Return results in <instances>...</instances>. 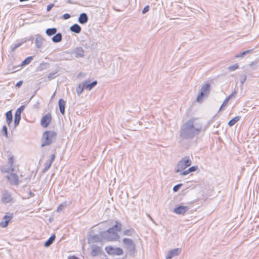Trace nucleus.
Returning a JSON list of instances; mask_svg holds the SVG:
<instances>
[{"instance_id": "obj_1", "label": "nucleus", "mask_w": 259, "mask_h": 259, "mask_svg": "<svg viewBox=\"0 0 259 259\" xmlns=\"http://www.w3.org/2000/svg\"><path fill=\"white\" fill-rule=\"evenodd\" d=\"M202 130V122L197 118H192L186 121L181 126L180 137L183 139L192 140L198 136Z\"/></svg>"}, {"instance_id": "obj_2", "label": "nucleus", "mask_w": 259, "mask_h": 259, "mask_svg": "<svg viewBox=\"0 0 259 259\" xmlns=\"http://www.w3.org/2000/svg\"><path fill=\"white\" fill-rule=\"evenodd\" d=\"M57 134L53 131H47L43 133L41 147L48 146L56 140Z\"/></svg>"}, {"instance_id": "obj_3", "label": "nucleus", "mask_w": 259, "mask_h": 259, "mask_svg": "<svg viewBox=\"0 0 259 259\" xmlns=\"http://www.w3.org/2000/svg\"><path fill=\"white\" fill-rule=\"evenodd\" d=\"M101 238L104 241H115L118 239L119 236L117 232H114L109 228L101 232Z\"/></svg>"}, {"instance_id": "obj_4", "label": "nucleus", "mask_w": 259, "mask_h": 259, "mask_svg": "<svg viewBox=\"0 0 259 259\" xmlns=\"http://www.w3.org/2000/svg\"><path fill=\"white\" fill-rule=\"evenodd\" d=\"M123 247L130 255L133 254L136 250V245L134 241L130 238H124L122 240Z\"/></svg>"}, {"instance_id": "obj_5", "label": "nucleus", "mask_w": 259, "mask_h": 259, "mask_svg": "<svg viewBox=\"0 0 259 259\" xmlns=\"http://www.w3.org/2000/svg\"><path fill=\"white\" fill-rule=\"evenodd\" d=\"M210 85L209 83H205L201 87L200 92L197 98L198 102H201L204 97H207L210 93Z\"/></svg>"}, {"instance_id": "obj_6", "label": "nucleus", "mask_w": 259, "mask_h": 259, "mask_svg": "<svg viewBox=\"0 0 259 259\" xmlns=\"http://www.w3.org/2000/svg\"><path fill=\"white\" fill-rule=\"evenodd\" d=\"M106 252L110 255H122L123 253V250L119 247H114L112 246H108L105 247Z\"/></svg>"}, {"instance_id": "obj_7", "label": "nucleus", "mask_w": 259, "mask_h": 259, "mask_svg": "<svg viewBox=\"0 0 259 259\" xmlns=\"http://www.w3.org/2000/svg\"><path fill=\"white\" fill-rule=\"evenodd\" d=\"M2 202L4 204L15 202L11 194L7 190L2 192Z\"/></svg>"}, {"instance_id": "obj_8", "label": "nucleus", "mask_w": 259, "mask_h": 259, "mask_svg": "<svg viewBox=\"0 0 259 259\" xmlns=\"http://www.w3.org/2000/svg\"><path fill=\"white\" fill-rule=\"evenodd\" d=\"M9 182L12 185L18 186L20 181L19 180L18 176L15 173H11L6 176Z\"/></svg>"}, {"instance_id": "obj_9", "label": "nucleus", "mask_w": 259, "mask_h": 259, "mask_svg": "<svg viewBox=\"0 0 259 259\" xmlns=\"http://www.w3.org/2000/svg\"><path fill=\"white\" fill-rule=\"evenodd\" d=\"M52 120V116L50 113H48L42 117L40 120L41 125L44 127H47Z\"/></svg>"}, {"instance_id": "obj_10", "label": "nucleus", "mask_w": 259, "mask_h": 259, "mask_svg": "<svg viewBox=\"0 0 259 259\" xmlns=\"http://www.w3.org/2000/svg\"><path fill=\"white\" fill-rule=\"evenodd\" d=\"M189 208L188 206L179 205L174 209V212L177 214L183 215Z\"/></svg>"}, {"instance_id": "obj_11", "label": "nucleus", "mask_w": 259, "mask_h": 259, "mask_svg": "<svg viewBox=\"0 0 259 259\" xmlns=\"http://www.w3.org/2000/svg\"><path fill=\"white\" fill-rule=\"evenodd\" d=\"M84 89L88 91L92 90L98 83L97 81L95 80L91 82L90 80H85L82 82Z\"/></svg>"}, {"instance_id": "obj_12", "label": "nucleus", "mask_w": 259, "mask_h": 259, "mask_svg": "<svg viewBox=\"0 0 259 259\" xmlns=\"http://www.w3.org/2000/svg\"><path fill=\"white\" fill-rule=\"evenodd\" d=\"M181 249L180 248H175L168 251L167 255L166 256V259H171L172 257L177 256L180 254Z\"/></svg>"}, {"instance_id": "obj_13", "label": "nucleus", "mask_w": 259, "mask_h": 259, "mask_svg": "<svg viewBox=\"0 0 259 259\" xmlns=\"http://www.w3.org/2000/svg\"><path fill=\"white\" fill-rule=\"evenodd\" d=\"M12 215H5L3 218L4 221H2L0 223V227L6 228V227H7L9 224V223L12 220Z\"/></svg>"}, {"instance_id": "obj_14", "label": "nucleus", "mask_w": 259, "mask_h": 259, "mask_svg": "<svg viewBox=\"0 0 259 259\" xmlns=\"http://www.w3.org/2000/svg\"><path fill=\"white\" fill-rule=\"evenodd\" d=\"M44 38L39 34L35 35V44L36 48L39 49L42 47Z\"/></svg>"}, {"instance_id": "obj_15", "label": "nucleus", "mask_w": 259, "mask_h": 259, "mask_svg": "<svg viewBox=\"0 0 259 259\" xmlns=\"http://www.w3.org/2000/svg\"><path fill=\"white\" fill-rule=\"evenodd\" d=\"M73 53L75 54L76 58H82L84 56V51L81 47L76 48Z\"/></svg>"}, {"instance_id": "obj_16", "label": "nucleus", "mask_w": 259, "mask_h": 259, "mask_svg": "<svg viewBox=\"0 0 259 259\" xmlns=\"http://www.w3.org/2000/svg\"><path fill=\"white\" fill-rule=\"evenodd\" d=\"M88 20L89 18L87 14L85 13H82L80 14L78 19V21L80 24H84L87 23Z\"/></svg>"}, {"instance_id": "obj_17", "label": "nucleus", "mask_w": 259, "mask_h": 259, "mask_svg": "<svg viewBox=\"0 0 259 259\" xmlns=\"http://www.w3.org/2000/svg\"><path fill=\"white\" fill-rule=\"evenodd\" d=\"M58 104H59V110H60V113L62 115H64L65 114V105H66V103H65V101L62 99H59V102H58Z\"/></svg>"}, {"instance_id": "obj_18", "label": "nucleus", "mask_w": 259, "mask_h": 259, "mask_svg": "<svg viewBox=\"0 0 259 259\" xmlns=\"http://www.w3.org/2000/svg\"><path fill=\"white\" fill-rule=\"evenodd\" d=\"M70 30L72 32L78 34L80 33L81 28L78 24H74L70 27Z\"/></svg>"}, {"instance_id": "obj_19", "label": "nucleus", "mask_w": 259, "mask_h": 259, "mask_svg": "<svg viewBox=\"0 0 259 259\" xmlns=\"http://www.w3.org/2000/svg\"><path fill=\"white\" fill-rule=\"evenodd\" d=\"M92 247V250L91 251V254L92 256H95L100 254L101 253L102 250L100 247L96 245H93Z\"/></svg>"}, {"instance_id": "obj_20", "label": "nucleus", "mask_w": 259, "mask_h": 259, "mask_svg": "<svg viewBox=\"0 0 259 259\" xmlns=\"http://www.w3.org/2000/svg\"><path fill=\"white\" fill-rule=\"evenodd\" d=\"M187 167L185 165V164H184V163H183V161L181 159L177 163L175 171L176 172H180L181 170L185 169Z\"/></svg>"}, {"instance_id": "obj_21", "label": "nucleus", "mask_w": 259, "mask_h": 259, "mask_svg": "<svg viewBox=\"0 0 259 259\" xmlns=\"http://www.w3.org/2000/svg\"><path fill=\"white\" fill-rule=\"evenodd\" d=\"M110 228V230H112L114 232H119L121 230L122 224L116 221V224Z\"/></svg>"}, {"instance_id": "obj_22", "label": "nucleus", "mask_w": 259, "mask_h": 259, "mask_svg": "<svg viewBox=\"0 0 259 259\" xmlns=\"http://www.w3.org/2000/svg\"><path fill=\"white\" fill-rule=\"evenodd\" d=\"M56 236L55 234H53L51 237L45 242L44 246L46 247H49L55 241Z\"/></svg>"}, {"instance_id": "obj_23", "label": "nucleus", "mask_w": 259, "mask_h": 259, "mask_svg": "<svg viewBox=\"0 0 259 259\" xmlns=\"http://www.w3.org/2000/svg\"><path fill=\"white\" fill-rule=\"evenodd\" d=\"M62 39V35L61 33L59 32L56 33L55 35L52 38V40L55 43L60 42Z\"/></svg>"}, {"instance_id": "obj_24", "label": "nucleus", "mask_w": 259, "mask_h": 259, "mask_svg": "<svg viewBox=\"0 0 259 259\" xmlns=\"http://www.w3.org/2000/svg\"><path fill=\"white\" fill-rule=\"evenodd\" d=\"M6 121L9 125L13 120V115L11 111H9L6 113Z\"/></svg>"}, {"instance_id": "obj_25", "label": "nucleus", "mask_w": 259, "mask_h": 259, "mask_svg": "<svg viewBox=\"0 0 259 259\" xmlns=\"http://www.w3.org/2000/svg\"><path fill=\"white\" fill-rule=\"evenodd\" d=\"M9 164L10 165L11 167L9 168L8 169L4 170V171L6 172H10L14 171V168L12 167L14 158L13 156H11L9 158Z\"/></svg>"}, {"instance_id": "obj_26", "label": "nucleus", "mask_w": 259, "mask_h": 259, "mask_svg": "<svg viewBox=\"0 0 259 259\" xmlns=\"http://www.w3.org/2000/svg\"><path fill=\"white\" fill-rule=\"evenodd\" d=\"M135 233V230L133 228H130L123 231L122 232V235H126L128 236H132Z\"/></svg>"}, {"instance_id": "obj_27", "label": "nucleus", "mask_w": 259, "mask_h": 259, "mask_svg": "<svg viewBox=\"0 0 259 259\" xmlns=\"http://www.w3.org/2000/svg\"><path fill=\"white\" fill-rule=\"evenodd\" d=\"M57 31V29L56 28H48L46 31V33L48 36H52L53 35H54L56 33Z\"/></svg>"}, {"instance_id": "obj_28", "label": "nucleus", "mask_w": 259, "mask_h": 259, "mask_svg": "<svg viewBox=\"0 0 259 259\" xmlns=\"http://www.w3.org/2000/svg\"><path fill=\"white\" fill-rule=\"evenodd\" d=\"M84 89H85L83 87V84L82 82L81 83L78 84V85L77 86V87L76 88V93H77L78 96H80L81 94V93H82V91Z\"/></svg>"}, {"instance_id": "obj_29", "label": "nucleus", "mask_w": 259, "mask_h": 259, "mask_svg": "<svg viewBox=\"0 0 259 259\" xmlns=\"http://www.w3.org/2000/svg\"><path fill=\"white\" fill-rule=\"evenodd\" d=\"M21 118V115L18 113H15L14 126L15 127L19 125Z\"/></svg>"}, {"instance_id": "obj_30", "label": "nucleus", "mask_w": 259, "mask_h": 259, "mask_svg": "<svg viewBox=\"0 0 259 259\" xmlns=\"http://www.w3.org/2000/svg\"><path fill=\"white\" fill-rule=\"evenodd\" d=\"M240 118V116H235V117L231 119L229 122L228 124L230 126H232L234 125L237 122H238Z\"/></svg>"}, {"instance_id": "obj_31", "label": "nucleus", "mask_w": 259, "mask_h": 259, "mask_svg": "<svg viewBox=\"0 0 259 259\" xmlns=\"http://www.w3.org/2000/svg\"><path fill=\"white\" fill-rule=\"evenodd\" d=\"M182 160L187 167L190 166L191 164V160L189 157L185 156L182 159Z\"/></svg>"}, {"instance_id": "obj_32", "label": "nucleus", "mask_w": 259, "mask_h": 259, "mask_svg": "<svg viewBox=\"0 0 259 259\" xmlns=\"http://www.w3.org/2000/svg\"><path fill=\"white\" fill-rule=\"evenodd\" d=\"M33 57L29 56L26 58L24 60H23L21 63V66H25L28 64H29L31 61L32 60Z\"/></svg>"}, {"instance_id": "obj_33", "label": "nucleus", "mask_w": 259, "mask_h": 259, "mask_svg": "<svg viewBox=\"0 0 259 259\" xmlns=\"http://www.w3.org/2000/svg\"><path fill=\"white\" fill-rule=\"evenodd\" d=\"M94 242H97L99 241H104L101 238V234L99 235H94L92 237Z\"/></svg>"}, {"instance_id": "obj_34", "label": "nucleus", "mask_w": 259, "mask_h": 259, "mask_svg": "<svg viewBox=\"0 0 259 259\" xmlns=\"http://www.w3.org/2000/svg\"><path fill=\"white\" fill-rule=\"evenodd\" d=\"M52 163H51V161H47L45 164V166L44 169H43V172H45L46 171H47L50 168V167L52 165Z\"/></svg>"}, {"instance_id": "obj_35", "label": "nucleus", "mask_w": 259, "mask_h": 259, "mask_svg": "<svg viewBox=\"0 0 259 259\" xmlns=\"http://www.w3.org/2000/svg\"><path fill=\"white\" fill-rule=\"evenodd\" d=\"M247 78L246 75L245 74H241L240 76V82L241 84L242 85L245 81H246Z\"/></svg>"}, {"instance_id": "obj_36", "label": "nucleus", "mask_w": 259, "mask_h": 259, "mask_svg": "<svg viewBox=\"0 0 259 259\" xmlns=\"http://www.w3.org/2000/svg\"><path fill=\"white\" fill-rule=\"evenodd\" d=\"M57 72H58V71H57L51 72V73H50L48 76V78L49 80H51L55 78L56 77V74H57Z\"/></svg>"}, {"instance_id": "obj_37", "label": "nucleus", "mask_w": 259, "mask_h": 259, "mask_svg": "<svg viewBox=\"0 0 259 259\" xmlns=\"http://www.w3.org/2000/svg\"><path fill=\"white\" fill-rule=\"evenodd\" d=\"M25 106L22 105L20 107H19L16 111L15 113H18L20 115L21 114V113L23 110H24Z\"/></svg>"}, {"instance_id": "obj_38", "label": "nucleus", "mask_w": 259, "mask_h": 259, "mask_svg": "<svg viewBox=\"0 0 259 259\" xmlns=\"http://www.w3.org/2000/svg\"><path fill=\"white\" fill-rule=\"evenodd\" d=\"M238 67H239L238 65L237 64H235L233 65L230 66L228 67V69L230 71H234L235 70H236V69L238 68Z\"/></svg>"}, {"instance_id": "obj_39", "label": "nucleus", "mask_w": 259, "mask_h": 259, "mask_svg": "<svg viewBox=\"0 0 259 259\" xmlns=\"http://www.w3.org/2000/svg\"><path fill=\"white\" fill-rule=\"evenodd\" d=\"M2 132H3V135L8 137V128L6 125H4L2 128Z\"/></svg>"}, {"instance_id": "obj_40", "label": "nucleus", "mask_w": 259, "mask_h": 259, "mask_svg": "<svg viewBox=\"0 0 259 259\" xmlns=\"http://www.w3.org/2000/svg\"><path fill=\"white\" fill-rule=\"evenodd\" d=\"M182 184H179L175 185L173 187V191L174 192L178 191L180 190V189L181 188V187H182Z\"/></svg>"}, {"instance_id": "obj_41", "label": "nucleus", "mask_w": 259, "mask_h": 259, "mask_svg": "<svg viewBox=\"0 0 259 259\" xmlns=\"http://www.w3.org/2000/svg\"><path fill=\"white\" fill-rule=\"evenodd\" d=\"M229 101L228 100V99H227L226 98L225 100L224 101L223 103H222V105L221 106L220 110H221L222 109H223L224 107L226 106Z\"/></svg>"}, {"instance_id": "obj_42", "label": "nucleus", "mask_w": 259, "mask_h": 259, "mask_svg": "<svg viewBox=\"0 0 259 259\" xmlns=\"http://www.w3.org/2000/svg\"><path fill=\"white\" fill-rule=\"evenodd\" d=\"M245 55H246V53L245 51L240 53V54H236L235 56V58H240V57H243L244 56H245Z\"/></svg>"}, {"instance_id": "obj_43", "label": "nucleus", "mask_w": 259, "mask_h": 259, "mask_svg": "<svg viewBox=\"0 0 259 259\" xmlns=\"http://www.w3.org/2000/svg\"><path fill=\"white\" fill-rule=\"evenodd\" d=\"M197 169H198V166H193L188 168L189 171H190V172L195 171Z\"/></svg>"}, {"instance_id": "obj_44", "label": "nucleus", "mask_w": 259, "mask_h": 259, "mask_svg": "<svg viewBox=\"0 0 259 259\" xmlns=\"http://www.w3.org/2000/svg\"><path fill=\"white\" fill-rule=\"evenodd\" d=\"M22 43H18L16 45H15L12 48V51L13 52V51H15V50L16 49H17L18 48H19V47H20L21 45H22Z\"/></svg>"}, {"instance_id": "obj_45", "label": "nucleus", "mask_w": 259, "mask_h": 259, "mask_svg": "<svg viewBox=\"0 0 259 259\" xmlns=\"http://www.w3.org/2000/svg\"><path fill=\"white\" fill-rule=\"evenodd\" d=\"M71 16L68 13H65L63 15V18L65 20L68 19L70 18Z\"/></svg>"}, {"instance_id": "obj_46", "label": "nucleus", "mask_w": 259, "mask_h": 259, "mask_svg": "<svg viewBox=\"0 0 259 259\" xmlns=\"http://www.w3.org/2000/svg\"><path fill=\"white\" fill-rule=\"evenodd\" d=\"M236 92L234 91L233 92L231 95H230L228 97H227L226 98L227 99H228V100L229 101L232 98H233V97L235 96V95H236Z\"/></svg>"}, {"instance_id": "obj_47", "label": "nucleus", "mask_w": 259, "mask_h": 259, "mask_svg": "<svg viewBox=\"0 0 259 259\" xmlns=\"http://www.w3.org/2000/svg\"><path fill=\"white\" fill-rule=\"evenodd\" d=\"M54 4H50L48 6H47V11L48 12H49L51 11V10L53 8V7H54Z\"/></svg>"}, {"instance_id": "obj_48", "label": "nucleus", "mask_w": 259, "mask_h": 259, "mask_svg": "<svg viewBox=\"0 0 259 259\" xmlns=\"http://www.w3.org/2000/svg\"><path fill=\"white\" fill-rule=\"evenodd\" d=\"M149 10V7L148 6H146L142 10V13L143 14L146 13Z\"/></svg>"}, {"instance_id": "obj_49", "label": "nucleus", "mask_w": 259, "mask_h": 259, "mask_svg": "<svg viewBox=\"0 0 259 259\" xmlns=\"http://www.w3.org/2000/svg\"><path fill=\"white\" fill-rule=\"evenodd\" d=\"M23 84V81L22 80H20L18 82H17V83L15 85V87L16 88H20L22 84Z\"/></svg>"}, {"instance_id": "obj_50", "label": "nucleus", "mask_w": 259, "mask_h": 259, "mask_svg": "<svg viewBox=\"0 0 259 259\" xmlns=\"http://www.w3.org/2000/svg\"><path fill=\"white\" fill-rule=\"evenodd\" d=\"M50 159L49 160H48L49 161H51V163H52L53 161L55 159V154H52L51 156H50Z\"/></svg>"}, {"instance_id": "obj_51", "label": "nucleus", "mask_w": 259, "mask_h": 259, "mask_svg": "<svg viewBox=\"0 0 259 259\" xmlns=\"http://www.w3.org/2000/svg\"><path fill=\"white\" fill-rule=\"evenodd\" d=\"M187 175H188V174H187L186 170H184V171H182V172L180 173V175L181 176H186Z\"/></svg>"}, {"instance_id": "obj_52", "label": "nucleus", "mask_w": 259, "mask_h": 259, "mask_svg": "<svg viewBox=\"0 0 259 259\" xmlns=\"http://www.w3.org/2000/svg\"><path fill=\"white\" fill-rule=\"evenodd\" d=\"M252 51V50H248L245 51L246 54L251 52Z\"/></svg>"}, {"instance_id": "obj_53", "label": "nucleus", "mask_w": 259, "mask_h": 259, "mask_svg": "<svg viewBox=\"0 0 259 259\" xmlns=\"http://www.w3.org/2000/svg\"><path fill=\"white\" fill-rule=\"evenodd\" d=\"M63 206L62 205H60L58 207L57 210L59 211V210H61Z\"/></svg>"}, {"instance_id": "obj_54", "label": "nucleus", "mask_w": 259, "mask_h": 259, "mask_svg": "<svg viewBox=\"0 0 259 259\" xmlns=\"http://www.w3.org/2000/svg\"><path fill=\"white\" fill-rule=\"evenodd\" d=\"M34 193H33L32 192H31V191H30V192H29V195H30V196H34Z\"/></svg>"}, {"instance_id": "obj_55", "label": "nucleus", "mask_w": 259, "mask_h": 259, "mask_svg": "<svg viewBox=\"0 0 259 259\" xmlns=\"http://www.w3.org/2000/svg\"><path fill=\"white\" fill-rule=\"evenodd\" d=\"M254 64V62H251L250 64H249V66H251L252 65H253Z\"/></svg>"}, {"instance_id": "obj_56", "label": "nucleus", "mask_w": 259, "mask_h": 259, "mask_svg": "<svg viewBox=\"0 0 259 259\" xmlns=\"http://www.w3.org/2000/svg\"><path fill=\"white\" fill-rule=\"evenodd\" d=\"M187 171V172L188 174H189V173H190V171H189V169H188L187 170H186Z\"/></svg>"}, {"instance_id": "obj_57", "label": "nucleus", "mask_w": 259, "mask_h": 259, "mask_svg": "<svg viewBox=\"0 0 259 259\" xmlns=\"http://www.w3.org/2000/svg\"><path fill=\"white\" fill-rule=\"evenodd\" d=\"M33 37H31L30 38V40H31V41H32V40H33Z\"/></svg>"}]
</instances>
